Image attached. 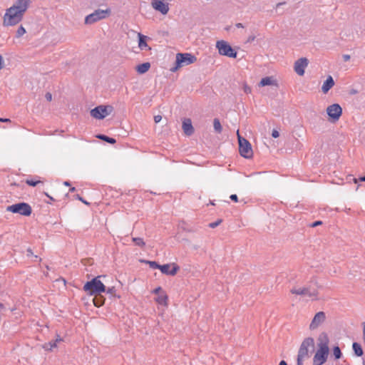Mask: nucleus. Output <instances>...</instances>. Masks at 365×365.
<instances>
[{
  "label": "nucleus",
  "mask_w": 365,
  "mask_h": 365,
  "mask_svg": "<svg viewBox=\"0 0 365 365\" xmlns=\"http://www.w3.org/2000/svg\"><path fill=\"white\" fill-rule=\"evenodd\" d=\"M150 68V63L149 62H145L140 64H138L136 66V71L140 74H143L146 73L149 68Z\"/></svg>",
  "instance_id": "412c9836"
},
{
  "label": "nucleus",
  "mask_w": 365,
  "mask_h": 365,
  "mask_svg": "<svg viewBox=\"0 0 365 365\" xmlns=\"http://www.w3.org/2000/svg\"><path fill=\"white\" fill-rule=\"evenodd\" d=\"M279 135V132L277 130H273L272 132V136L274 138H278Z\"/></svg>",
  "instance_id": "58836bf2"
},
{
  "label": "nucleus",
  "mask_w": 365,
  "mask_h": 365,
  "mask_svg": "<svg viewBox=\"0 0 365 365\" xmlns=\"http://www.w3.org/2000/svg\"><path fill=\"white\" fill-rule=\"evenodd\" d=\"M314 340L312 337L305 338L299 349L297 358V365H303V361L305 359H307L310 356V350L314 349Z\"/></svg>",
  "instance_id": "7ed1b4c3"
},
{
  "label": "nucleus",
  "mask_w": 365,
  "mask_h": 365,
  "mask_svg": "<svg viewBox=\"0 0 365 365\" xmlns=\"http://www.w3.org/2000/svg\"><path fill=\"white\" fill-rule=\"evenodd\" d=\"M0 121L1 122H9L10 121V120L9 118H0Z\"/></svg>",
  "instance_id": "49530a36"
},
{
  "label": "nucleus",
  "mask_w": 365,
  "mask_h": 365,
  "mask_svg": "<svg viewBox=\"0 0 365 365\" xmlns=\"http://www.w3.org/2000/svg\"><path fill=\"white\" fill-rule=\"evenodd\" d=\"M75 190H76V187H72L71 188H70V190H69V191H70V192H74Z\"/></svg>",
  "instance_id": "5fc2aeb1"
},
{
  "label": "nucleus",
  "mask_w": 365,
  "mask_h": 365,
  "mask_svg": "<svg viewBox=\"0 0 365 365\" xmlns=\"http://www.w3.org/2000/svg\"><path fill=\"white\" fill-rule=\"evenodd\" d=\"M148 264H149L150 267L152 269H160V265L155 261H146Z\"/></svg>",
  "instance_id": "7c9ffc66"
},
{
  "label": "nucleus",
  "mask_w": 365,
  "mask_h": 365,
  "mask_svg": "<svg viewBox=\"0 0 365 365\" xmlns=\"http://www.w3.org/2000/svg\"><path fill=\"white\" fill-rule=\"evenodd\" d=\"M147 36L143 34L139 33L138 34V47L140 50H144L145 48H148L150 50V48L148 47V45L146 42Z\"/></svg>",
  "instance_id": "aec40b11"
},
{
  "label": "nucleus",
  "mask_w": 365,
  "mask_h": 365,
  "mask_svg": "<svg viewBox=\"0 0 365 365\" xmlns=\"http://www.w3.org/2000/svg\"><path fill=\"white\" fill-rule=\"evenodd\" d=\"M334 86V81L332 76H329L323 83V85L322 86V91L324 93H327Z\"/></svg>",
  "instance_id": "6ab92c4d"
},
{
  "label": "nucleus",
  "mask_w": 365,
  "mask_h": 365,
  "mask_svg": "<svg viewBox=\"0 0 365 365\" xmlns=\"http://www.w3.org/2000/svg\"><path fill=\"white\" fill-rule=\"evenodd\" d=\"M361 182H365V175L360 178Z\"/></svg>",
  "instance_id": "864d4df0"
},
{
  "label": "nucleus",
  "mask_w": 365,
  "mask_h": 365,
  "mask_svg": "<svg viewBox=\"0 0 365 365\" xmlns=\"http://www.w3.org/2000/svg\"><path fill=\"white\" fill-rule=\"evenodd\" d=\"M216 48L222 56H228L230 58H236L237 53L232 47L225 41L221 40L216 43Z\"/></svg>",
  "instance_id": "1a4fd4ad"
},
{
  "label": "nucleus",
  "mask_w": 365,
  "mask_h": 365,
  "mask_svg": "<svg viewBox=\"0 0 365 365\" xmlns=\"http://www.w3.org/2000/svg\"><path fill=\"white\" fill-rule=\"evenodd\" d=\"M101 276H97L88 281L83 286V289L87 294L93 295L96 294H101L106 292V286L101 281Z\"/></svg>",
  "instance_id": "20e7f679"
},
{
  "label": "nucleus",
  "mask_w": 365,
  "mask_h": 365,
  "mask_svg": "<svg viewBox=\"0 0 365 365\" xmlns=\"http://www.w3.org/2000/svg\"><path fill=\"white\" fill-rule=\"evenodd\" d=\"M343 58H344V61H348L350 58V56L349 55H344Z\"/></svg>",
  "instance_id": "a18cd8bd"
},
{
  "label": "nucleus",
  "mask_w": 365,
  "mask_h": 365,
  "mask_svg": "<svg viewBox=\"0 0 365 365\" xmlns=\"http://www.w3.org/2000/svg\"><path fill=\"white\" fill-rule=\"evenodd\" d=\"M26 31L25 28H24L22 25H21V26L18 28V29H17V31H16V38H20V37H21L24 34H26Z\"/></svg>",
  "instance_id": "c85d7f7f"
},
{
  "label": "nucleus",
  "mask_w": 365,
  "mask_h": 365,
  "mask_svg": "<svg viewBox=\"0 0 365 365\" xmlns=\"http://www.w3.org/2000/svg\"><path fill=\"white\" fill-rule=\"evenodd\" d=\"M152 6L163 15L167 14L169 11V5L164 0H153L152 1Z\"/></svg>",
  "instance_id": "dca6fc26"
},
{
  "label": "nucleus",
  "mask_w": 365,
  "mask_h": 365,
  "mask_svg": "<svg viewBox=\"0 0 365 365\" xmlns=\"http://www.w3.org/2000/svg\"><path fill=\"white\" fill-rule=\"evenodd\" d=\"M162 120V116L160 115H157L154 116V121L155 123H159Z\"/></svg>",
  "instance_id": "4c0bfd02"
},
{
  "label": "nucleus",
  "mask_w": 365,
  "mask_h": 365,
  "mask_svg": "<svg viewBox=\"0 0 365 365\" xmlns=\"http://www.w3.org/2000/svg\"><path fill=\"white\" fill-rule=\"evenodd\" d=\"M179 269H180V267L175 263H173L172 264H162V265H160V270L163 274H166V275H170V276L175 275Z\"/></svg>",
  "instance_id": "2eb2a0df"
},
{
  "label": "nucleus",
  "mask_w": 365,
  "mask_h": 365,
  "mask_svg": "<svg viewBox=\"0 0 365 365\" xmlns=\"http://www.w3.org/2000/svg\"><path fill=\"white\" fill-rule=\"evenodd\" d=\"M352 349L356 356H361L363 355L364 351L360 344L354 342L352 344Z\"/></svg>",
  "instance_id": "4be33fe9"
},
{
  "label": "nucleus",
  "mask_w": 365,
  "mask_h": 365,
  "mask_svg": "<svg viewBox=\"0 0 365 365\" xmlns=\"http://www.w3.org/2000/svg\"><path fill=\"white\" fill-rule=\"evenodd\" d=\"M197 58L192 53H178L176 55L175 66L170 68L173 72L176 71L178 68L183 65H190L196 61Z\"/></svg>",
  "instance_id": "39448f33"
},
{
  "label": "nucleus",
  "mask_w": 365,
  "mask_h": 365,
  "mask_svg": "<svg viewBox=\"0 0 365 365\" xmlns=\"http://www.w3.org/2000/svg\"><path fill=\"white\" fill-rule=\"evenodd\" d=\"M76 198L78 199V200L81 201L83 203H84L86 205H89V203L86 200H84L82 197H81L79 195H77Z\"/></svg>",
  "instance_id": "e433bc0d"
},
{
  "label": "nucleus",
  "mask_w": 365,
  "mask_h": 365,
  "mask_svg": "<svg viewBox=\"0 0 365 365\" xmlns=\"http://www.w3.org/2000/svg\"><path fill=\"white\" fill-rule=\"evenodd\" d=\"M182 129L187 135H191L194 133L192 121L190 118H185L182 122Z\"/></svg>",
  "instance_id": "f3484780"
},
{
  "label": "nucleus",
  "mask_w": 365,
  "mask_h": 365,
  "mask_svg": "<svg viewBox=\"0 0 365 365\" xmlns=\"http://www.w3.org/2000/svg\"><path fill=\"white\" fill-rule=\"evenodd\" d=\"M30 4L31 0H16L11 7L6 10L3 18V25L12 26L21 22Z\"/></svg>",
  "instance_id": "f257e3e1"
},
{
  "label": "nucleus",
  "mask_w": 365,
  "mask_h": 365,
  "mask_svg": "<svg viewBox=\"0 0 365 365\" xmlns=\"http://www.w3.org/2000/svg\"><path fill=\"white\" fill-rule=\"evenodd\" d=\"M106 292L107 294H110V296H113L115 294L116 289L115 288V287H108V289L106 288Z\"/></svg>",
  "instance_id": "2f4dec72"
},
{
  "label": "nucleus",
  "mask_w": 365,
  "mask_h": 365,
  "mask_svg": "<svg viewBox=\"0 0 365 365\" xmlns=\"http://www.w3.org/2000/svg\"><path fill=\"white\" fill-rule=\"evenodd\" d=\"M6 211L20 214L24 216H30L32 212L31 207L26 202H19L6 207Z\"/></svg>",
  "instance_id": "0eeeda50"
},
{
  "label": "nucleus",
  "mask_w": 365,
  "mask_h": 365,
  "mask_svg": "<svg viewBox=\"0 0 365 365\" xmlns=\"http://www.w3.org/2000/svg\"><path fill=\"white\" fill-rule=\"evenodd\" d=\"M222 222V220H217V221L215 222H211L209 224V227L210 228H215L216 227H217L220 223Z\"/></svg>",
  "instance_id": "72a5a7b5"
},
{
  "label": "nucleus",
  "mask_w": 365,
  "mask_h": 365,
  "mask_svg": "<svg viewBox=\"0 0 365 365\" xmlns=\"http://www.w3.org/2000/svg\"><path fill=\"white\" fill-rule=\"evenodd\" d=\"M235 26H236V27H237V28H243V27H244L243 24H241V23H237V24H236V25H235Z\"/></svg>",
  "instance_id": "de8ad7c7"
},
{
  "label": "nucleus",
  "mask_w": 365,
  "mask_h": 365,
  "mask_svg": "<svg viewBox=\"0 0 365 365\" xmlns=\"http://www.w3.org/2000/svg\"><path fill=\"white\" fill-rule=\"evenodd\" d=\"M237 139L239 143V152L242 157L250 158L253 155V151L251 143L245 138L242 137L237 131Z\"/></svg>",
  "instance_id": "423d86ee"
},
{
  "label": "nucleus",
  "mask_w": 365,
  "mask_h": 365,
  "mask_svg": "<svg viewBox=\"0 0 365 365\" xmlns=\"http://www.w3.org/2000/svg\"><path fill=\"white\" fill-rule=\"evenodd\" d=\"M243 91L245 93L249 94L252 92V88L246 83H243Z\"/></svg>",
  "instance_id": "473e14b6"
},
{
  "label": "nucleus",
  "mask_w": 365,
  "mask_h": 365,
  "mask_svg": "<svg viewBox=\"0 0 365 365\" xmlns=\"http://www.w3.org/2000/svg\"><path fill=\"white\" fill-rule=\"evenodd\" d=\"M290 292L293 294L307 296L312 299H317L318 296V291L316 289H311L310 287H294Z\"/></svg>",
  "instance_id": "9b49d317"
},
{
  "label": "nucleus",
  "mask_w": 365,
  "mask_h": 365,
  "mask_svg": "<svg viewBox=\"0 0 365 365\" xmlns=\"http://www.w3.org/2000/svg\"><path fill=\"white\" fill-rule=\"evenodd\" d=\"M327 113L329 120L336 122L342 115V108L338 103H333L327 107Z\"/></svg>",
  "instance_id": "f8f14e48"
},
{
  "label": "nucleus",
  "mask_w": 365,
  "mask_h": 365,
  "mask_svg": "<svg viewBox=\"0 0 365 365\" xmlns=\"http://www.w3.org/2000/svg\"><path fill=\"white\" fill-rule=\"evenodd\" d=\"M319 339V349L313 358V362H319L324 364L326 362L329 354V338L326 333L323 332L320 334Z\"/></svg>",
  "instance_id": "f03ea898"
},
{
  "label": "nucleus",
  "mask_w": 365,
  "mask_h": 365,
  "mask_svg": "<svg viewBox=\"0 0 365 365\" xmlns=\"http://www.w3.org/2000/svg\"><path fill=\"white\" fill-rule=\"evenodd\" d=\"M274 84V81L272 77H264L262 78L259 83V86H270Z\"/></svg>",
  "instance_id": "5701e85b"
},
{
  "label": "nucleus",
  "mask_w": 365,
  "mask_h": 365,
  "mask_svg": "<svg viewBox=\"0 0 365 365\" xmlns=\"http://www.w3.org/2000/svg\"><path fill=\"white\" fill-rule=\"evenodd\" d=\"M63 339L58 335L56 334V337L54 340H51L48 343L43 344V348L46 351H51L53 348L57 346V344L62 341Z\"/></svg>",
  "instance_id": "a211bd4d"
},
{
  "label": "nucleus",
  "mask_w": 365,
  "mask_h": 365,
  "mask_svg": "<svg viewBox=\"0 0 365 365\" xmlns=\"http://www.w3.org/2000/svg\"><path fill=\"white\" fill-rule=\"evenodd\" d=\"M155 300L161 305H167L168 296L165 294H160L158 296Z\"/></svg>",
  "instance_id": "a878e982"
},
{
  "label": "nucleus",
  "mask_w": 365,
  "mask_h": 365,
  "mask_svg": "<svg viewBox=\"0 0 365 365\" xmlns=\"http://www.w3.org/2000/svg\"><path fill=\"white\" fill-rule=\"evenodd\" d=\"M94 304H95V306H96V307H100L101 305V304H97L96 302H94Z\"/></svg>",
  "instance_id": "4d7b16f0"
},
{
  "label": "nucleus",
  "mask_w": 365,
  "mask_h": 365,
  "mask_svg": "<svg viewBox=\"0 0 365 365\" xmlns=\"http://www.w3.org/2000/svg\"><path fill=\"white\" fill-rule=\"evenodd\" d=\"M40 182H41L40 180H35L34 179H28V180H26V183L28 185L32 186V187H35L36 185H37Z\"/></svg>",
  "instance_id": "c756f323"
},
{
  "label": "nucleus",
  "mask_w": 365,
  "mask_h": 365,
  "mask_svg": "<svg viewBox=\"0 0 365 365\" xmlns=\"http://www.w3.org/2000/svg\"><path fill=\"white\" fill-rule=\"evenodd\" d=\"M132 241L140 247H143L145 245L143 239L141 237H133Z\"/></svg>",
  "instance_id": "bb28decb"
},
{
  "label": "nucleus",
  "mask_w": 365,
  "mask_h": 365,
  "mask_svg": "<svg viewBox=\"0 0 365 365\" xmlns=\"http://www.w3.org/2000/svg\"><path fill=\"white\" fill-rule=\"evenodd\" d=\"M279 365H287V362L284 360H282L280 362H279Z\"/></svg>",
  "instance_id": "8fccbe9b"
},
{
  "label": "nucleus",
  "mask_w": 365,
  "mask_h": 365,
  "mask_svg": "<svg viewBox=\"0 0 365 365\" xmlns=\"http://www.w3.org/2000/svg\"><path fill=\"white\" fill-rule=\"evenodd\" d=\"M4 66V60H3V58L1 56V55H0V69H1Z\"/></svg>",
  "instance_id": "37998d69"
},
{
  "label": "nucleus",
  "mask_w": 365,
  "mask_h": 365,
  "mask_svg": "<svg viewBox=\"0 0 365 365\" xmlns=\"http://www.w3.org/2000/svg\"><path fill=\"white\" fill-rule=\"evenodd\" d=\"M45 98L48 101H51L52 100V95L50 93H46L45 95Z\"/></svg>",
  "instance_id": "a19ab883"
},
{
  "label": "nucleus",
  "mask_w": 365,
  "mask_h": 365,
  "mask_svg": "<svg viewBox=\"0 0 365 365\" xmlns=\"http://www.w3.org/2000/svg\"><path fill=\"white\" fill-rule=\"evenodd\" d=\"M63 185L66 186H70L71 184L68 181H65V182H63Z\"/></svg>",
  "instance_id": "603ef678"
},
{
  "label": "nucleus",
  "mask_w": 365,
  "mask_h": 365,
  "mask_svg": "<svg viewBox=\"0 0 365 365\" xmlns=\"http://www.w3.org/2000/svg\"><path fill=\"white\" fill-rule=\"evenodd\" d=\"M97 138L110 144H114L116 143V140L115 138H110L103 134H99L97 135Z\"/></svg>",
  "instance_id": "b1692460"
},
{
  "label": "nucleus",
  "mask_w": 365,
  "mask_h": 365,
  "mask_svg": "<svg viewBox=\"0 0 365 365\" xmlns=\"http://www.w3.org/2000/svg\"><path fill=\"white\" fill-rule=\"evenodd\" d=\"M110 10L107 9H96L92 14H88L85 18L86 24H93L101 19H104L109 14Z\"/></svg>",
  "instance_id": "6e6552de"
},
{
  "label": "nucleus",
  "mask_w": 365,
  "mask_h": 365,
  "mask_svg": "<svg viewBox=\"0 0 365 365\" xmlns=\"http://www.w3.org/2000/svg\"><path fill=\"white\" fill-rule=\"evenodd\" d=\"M333 354H334V358L336 359H340L341 357V356H342V353L341 351V349H340V348L338 346H336L334 347V349H333Z\"/></svg>",
  "instance_id": "cd10ccee"
},
{
  "label": "nucleus",
  "mask_w": 365,
  "mask_h": 365,
  "mask_svg": "<svg viewBox=\"0 0 365 365\" xmlns=\"http://www.w3.org/2000/svg\"><path fill=\"white\" fill-rule=\"evenodd\" d=\"M161 287H158L157 288H155L154 290H153V293L155 294H158L160 290H161Z\"/></svg>",
  "instance_id": "c03bdc74"
},
{
  "label": "nucleus",
  "mask_w": 365,
  "mask_h": 365,
  "mask_svg": "<svg viewBox=\"0 0 365 365\" xmlns=\"http://www.w3.org/2000/svg\"><path fill=\"white\" fill-rule=\"evenodd\" d=\"M255 36H250L248 37V38H247V42H249V43H251V42L254 41H255Z\"/></svg>",
  "instance_id": "79ce46f5"
},
{
  "label": "nucleus",
  "mask_w": 365,
  "mask_h": 365,
  "mask_svg": "<svg viewBox=\"0 0 365 365\" xmlns=\"http://www.w3.org/2000/svg\"><path fill=\"white\" fill-rule=\"evenodd\" d=\"M309 61L307 58H300L294 62V71L299 76H303L305 73V68L308 66Z\"/></svg>",
  "instance_id": "4468645a"
},
{
  "label": "nucleus",
  "mask_w": 365,
  "mask_h": 365,
  "mask_svg": "<svg viewBox=\"0 0 365 365\" xmlns=\"http://www.w3.org/2000/svg\"><path fill=\"white\" fill-rule=\"evenodd\" d=\"M230 198L231 200L237 202H238V197L236 194H232L230 196Z\"/></svg>",
  "instance_id": "c9c22d12"
},
{
  "label": "nucleus",
  "mask_w": 365,
  "mask_h": 365,
  "mask_svg": "<svg viewBox=\"0 0 365 365\" xmlns=\"http://www.w3.org/2000/svg\"><path fill=\"white\" fill-rule=\"evenodd\" d=\"M213 127L214 130L217 133H221L222 130V128L220 120L218 118H215L213 120Z\"/></svg>",
  "instance_id": "393cba45"
},
{
  "label": "nucleus",
  "mask_w": 365,
  "mask_h": 365,
  "mask_svg": "<svg viewBox=\"0 0 365 365\" xmlns=\"http://www.w3.org/2000/svg\"><path fill=\"white\" fill-rule=\"evenodd\" d=\"M314 365H322L323 364L319 362H313Z\"/></svg>",
  "instance_id": "6e6d98bb"
},
{
  "label": "nucleus",
  "mask_w": 365,
  "mask_h": 365,
  "mask_svg": "<svg viewBox=\"0 0 365 365\" xmlns=\"http://www.w3.org/2000/svg\"><path fill=\"white\" fill-rule=\"evenodd\" d=\"M26 255H27V257L34 256L36 259H37L38 258V257L37 255H34L33 251L31 248H28L26 250Z\"/></svg>",
  "instance_id": "f704fd0d"
},
{
  "label": "nucleus",
  "mask_w": 365,
  "mask_h": 365,
  "mask_svg": "<svg viewBox=\"0 0 365 365\" xmlns=\"http://www.w3.org/2000/svg\"><path fill=\"white\" fill-rule=\"evenodd\" d=\"M113 110L111 106H98L91 110V115L96 119H103Z\"/></svg>",
  "instance_id": "9d476101"
},
{
  "label": "nucleus",
  "mask_w": 365,
  "mask_h": 365,
  "mask_svg": "<svg viewBox=\"0 0 365 365\" xmlns=\"http://www.w3.org/2000/svg\"><path fill=\"white\" fill-rule=\"evenodd\" d=\"M322 221H320V220H317V221L314 222L311 225V227H317V226H318V225H322Z\"/></svg>",
  "instance_id": "ea45409f"
},
{
  "label": "nucleus",
  "mask_w": 365,
  "mask_h": 365,
  "mask_svg": "<svg viewBox=\"0 0 365 365\" xmlns=\"http://www.w3.org/2000/svg\"><path fill=\"white\" fill-rule=\"evenodd\" d=\"M45 195L50 199V200L51 201H54V199L53 197H52L51 196H50L48 193H45Z\"/></svg>",
  "instance_id": "09e8293b"
},
{
  "label": "nucleus",
  "mask_w": 365,
  "mask_h": 365,
  "mask_svg": "<svg viewBox=\"0 0 365 365\" xmlns=\"http://www.w3.org/2000/svg\"><path fill=\"white\" fill-rule=\"evenodd\" d=\"M285 4V2H279L277 4V8Z\"/></svg>",
  "instance_id": "3c124183"
},
{
  "label": "nucleus",
  "mask_w": 365,
  "mask_h": 365,
  "mask_svg": "<svg viewBox=\"0 0 365 365\" xmlns=\"http://www.w3.org/2000/svg\"><path fill=\"white\" fill-rule=\"evenodd\" d=\"M326 319V314L324 312H317L312 319L310 324L309 329L314 330L317 329Z\"/></svg>",
  "instance_id": "ddd939ff"
}]
</instances>
